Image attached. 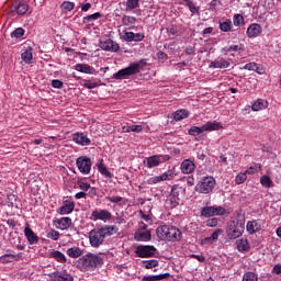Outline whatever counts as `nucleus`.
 Listing matches in <instances>:
<instances>
[{"label": "nucleus", "instance_id": "obj_1", "mask_svg": "<svg viewBox=\"0 0 281 281\" xmlns=\"http://www.w3.org/2000/svg\"><path fill=\"white\" fill-rule=\"evenodd\" d=\"M115 232H117V228L111 225H105L101 228H93L89 233L91 247H100V245L104 243V238H106V236H113Z\"/></svg>", "mask_w": 281, "mask_h": 281}, {"label": "nucleus", "instance_id": "obj_2", "mask_svg": "<svg viewBox=\"0 0 281 281\" xmlns=\"http://www.w3.org/2000/svg\"><path fill=\"white\" fill-rule=\"evenodd\" d=\"M156 234L160 240H167L168 243H179L181 240V231L175 226H158Z\"/></svg>", "mask_w": 281, "mask_h": 281}, {"label": "nucleus", "instance_id": "obj_3", "mask_svg": "<svg viewBox=\"0 0 281 281\" xmlns=\"http://www.w3.org/2000/svg\"><path fill=\"white\" fill-rule=\"evenodd\" d=\"M78 265L82 271H93L97 267L104 265V259L100 255L90 252L79 258Z\"/></svg>", "mask_w": 281, "mask_h": 281}, {"label": "nucleus", "instance_id": "obj_4", "mask_svg": "<svg viewBox=\"0 0 281 281\" xmlns=\"http://www.w3.org/2000/svg\"><path fill=\"white\" fill-rule=\"evenodd\" d=\"M223 128V124L218 123L217 121H209L202 126H191L188 130V134L192 137H196L202 133H212V131H221Z\"/></svg>", "mask_w": 281, "mask_h": 281}, {"label": "nucleus", "instance_id": "obj_5", "mask_svg": "<svg viewBox=\"0 0 281 281\" xmlns=\"http://www.w3.org/2000/svg\"><path fill=\"white\" fill-rule=\"evenodd\" d=\"M142 71V65L139 63H132L128 67L119 70L113 74L112 78L114 80H126L130 76H135Z\"/></svg>", "mask_w": 281, "mask_h": 281}, {"label": "nucleus", "instance_id": "obj_6", "mask_svg": "<svg viewBox=\"0 0 281 281\" xmlns=\"http://www.w3.org/2000/svg\"><path fill=\"white\" fill-rule=\"evenodd\" d=\"M245 232V221H233L227 225L226 235L229 240H236V238H240L243 233Z\"/></svg>", "mask_w": 281, "mask_h": 281}, {"label": "nucleus", "instance_id": "obj_7", "mask_svg": "<svg viewBox=\"0 0 281 281\" xmlns=\"http://www.w3.org/2000/svg\"><path fill=\"white\" fill-rule=\"evenodd\" d=\"M216 187V179L212 176L202 178L195 186V192L200 194H211Z\"/></svg>", "mask_w": 281, "mask_h": 281}, {"label": "nucleus", "instance_id": "obj_8", "mask_svg": "<svg viewBox=\"0 0 281 281\" xmlns=\"http://www.w3.org/2000/svg\"><path fill=\"white\" fill-rule=\"evenodd\" d=\"M168 159H170V156L168 155H154V156L146 157L143 164L145 168H148V170H150L153 168H157L161 166V164H166Z\"/></svg>", "mask_w": 281, "mask_h": 281}, {"label": "nucleus", "instance_id": "obj_9", "mask_svg": "<svg viewBox=\"0 0 281 281\" xmlns=\"http://www.w3.org/2000/svg\"><path fill=\"white\" fill-rule=\"evenodd\" d=\"M89 218L93 221V223L98 221H102V223H109V221H112L113 214L110 213L106 209H94Z\"/></svg>", "mask_w": 281, "mask_h": 281}, {"label": "nucleus", "instance_id": "obj_10", "mask_svg": "<svg viewBox=\"0 0 281 281\" xmlns=\"http://www.w3.org/2000/svg\"><path fill=\"white\" fill-rule=\"evenodd\" d=\"M227 210L223 206H204L201 209V216L212 218V216H225Z\"/></svg>", "mask_w": 281, "mask_h": 281}, {"label": "nucleus", "instance_id": "obj_11", "mask_svg": "<svg viewBox=\"0 0 281 281\" xmlns=\"http://www.w3.org/2000/svg\"><path fill=\"white\" fill-rule=\"evenodd\" d=\"M76 166L81 172V175H90L91 173V167L93 166V162H91V158L87 156H81L77 158Z\"/></svg>", "mask_w": 281, "mask_h": 281}, {"label": "nucleus", "instance_id": "obj_12", "mask_svg": "<svg viewBox=\"0 0 281 281\" xmlns=\"http://www.w3.org/2000/svg\"><path fill=\"white\" fill-rule=\"evenodd\" d=\"M157 251V248H155V246H138L136 248V256L138 258H153V256H155V252Z\"/></svg>", "mask_w": 281, "mask_h": 281}, {"label": "nucleus", "instance_id": "obj_13", "mask_svg": "<svg viewBox=\"0 0 281 281\" xmlns=\"http://www.w3.org/2000/svg\"><path fill=\"white\" fill-rule=\"evenodd\" d=\"M100 47L103 52H112L113 54L120 52V44L111 38H106L100 42Z\"/></svg>", "mask_w": 281, "mask_h": 281}, {"label": "nucleus", "instance_id": "obj_14", "mask_svg": "<svg viewBox=\"0 0 281 281\" xmlns=\"http://www.w3.org/2000/svg\"><path fill=\"white\" fill-rule=\"evenodd\" d=\"M150 238V231H146V224H144L143 227L138 229L134 235V239L137 240V243H148Z\"/></svg>", "mask_w": 281, "mask_h": 281}, {"label": "nucleus", "instance_id": "obj_15", "mask_svg": "<svg viewBox=\"0 0 281 281\" xmlns=\"http://www.w3.org/2000/svg\"><path fill=\"white\" fill-rule=\"evenodd\" d=\"M72 142L78 144V146H89L91 144V138L85 133L76 132L72 134Z\"/></svg>", "mask_w": 281, "mask_h": 281}, {"label": "nucleus", "instance_id": "obj_16", "mask_svg": "<svg viewBox=\"0 0 281 281\" xmlns=\"http://www.w3.org/2000/svg\"><path fill=\"white\" fill-rule=\"evenodd\" d=\"M209 67L210 69H227L229 67V61L225 60L223 57H217L209 64Z\"/></svg>", "mask_w": 281, "mask_h": 281}, {"label": "nucleus", "instance_id": "obj_17", "mask_svg": "<svg viewBox=\"0 0 281 281\" xmlns=\"http://www.w3.org/2000/svg\"><path fill=\"white\" fill-rule=\"evenodd\" d=\"M196 166L190 159H186L180 165V170L183 175H192L194 172Z\"/></svg>", "mask_w": 281, "mask_h": 281}, {"label": "nucleus", "instance_id": "obj_18", "mask_svg": "<svg viewBox=\"0 0 281 281\" xmlns=\"http://www.w3.org/2000/svg\"><path fill=\"white\" fill-rule=\"evenodd\" d=\"M74 69L75 71H79L80 74H88L90 76L95 74V68L91 67L89 64H76Z\"/></svg>", "mask_w": 281, "mask_h": 281}, {"label": "nucleus", "instance_id": "obj_19", "mask_svg": "<svg viewBox=\"0 0 281 281\" xmlns=\"http://www.w3.org/2000/svg\"><path fill=\"white\" fill-rule=\"evenodd\" d=\"M24 236L27 239L29 245H36V243H38V236L34 234L32 228H30V225L24 228Z\"/></svg>", "mask_w": 281, "mask_h": 281}, {"label": "nucleus", "instance_id": "obj_20", "mask_svg": "<svg viewBox=\"0 0 281 281\" xmlns=\"http://www.w3.org/2000/svg\"><path fill=\"white\" fill-rule=\"evenodd\" d=\"M55 227L57 229H69L71 227V218L70 217H60L55 222Z\"/></svg>", "mask_w": 281, "mask_h": 281}, {"label": "nucleus", "instance_id": "obj_21", "mask_svg": "<svg viewBox=\"0 0 281 281\" xmlns=\"http://www.w3.org/2000/svg\"><path fill=\"white\" fill-rule=\"evenodd\" d=\"M75 207H76V203L66 201V202L64 203V205H61V206L57 210V212H58V214H60L61 216H65V214H71V212H74Z\"/></svg>", "mask_w": 281, "mask_h": 281}, {"label": "nucleus", "instance_id": "obj_22", "mask_svg": "<svg viewBox=\"0 0 281 281\" xmlns=\"http://www.w3.org/2000/svg\"><path fill=\"white\" fill-rule=\"evenodd\" d=\"M262 32V26H260V24H251L248 29H247V36L248 38H256V36L260 35Z\"/></svg>", "mask_w": 281, "mask_h": 281}, {"label": "nucleus", "instance_id": "obj_23", "mask_svg": "<svg viewBox=\"0 0 281 281\" xmlns=\"http://www.w3.org/2000/svg\"><path fill=\"white\" fill-rule=\"evenodd\" d=\"M52 278L53 281H74V277L69 274L67 271L54 272Z\"/></svg>", "mask_w": 281, "mask_h": 281}, {"label": "nucleus", "instance_id": "obj_24", "mask_svg": "<svg viewBox=\"0 0 281 281\" xmlns=\"http://www.w3.org/2000/svg\"><path fill=\"white\" fill-rule=\"evenodd\" d=\"M246 231L250 235L257 234V232H260V224L256 220L248 221L246 224Z\"/></svg>", "mask_w": 281, "mask_h": 281}, {"label": "nucleus", "instance_id": "obj_25", "mask_svg": "<svg viewBox=\"0 0 281 281\" xmlns=\"http://www.w3.org/2000/svg\"><path fill=\"white\" fill-rule=\"evenodd\" d=\"M188 117H190V112L186 109L177 110L173 113L175 122H181L182 120H186Z\"/></svg>", "mask_w": 281, "mask_h": 281}, {"label": "nucleus", "instance_id": "obj_26", "mask_svg": "<svg viewBox=\"0 0 281 281\" xmlns=\"http://www.w3.org/2000/svg\"><path fill=\"white\" fill-rule=\"evenodd\" d=\"M221 234H223V229H221V228H217L216 231H214L213 233H212V235L210 236V237H205L204 239H203V244L204 245H212V243H216V240H218V236L221 235Z\"/></svg>", "mask_w": 281, "mask_h": 281}, {"label": "nucleus", "instance_id": "obj_27", "mask_svg": "<svg viewBox=\"0 0 281 281\" xmlns=\"http://www.w3.org/2000/svg\"><path fill=\"white\" fill-rule=\"evenodd\" d=\"M183 194H186V188H183L179 184H175L171 188V191H170L171 196H176V199H181V196H183Z\"/></svg>", "mask_w": 281, "mask_h": 281}, {"label": "nucleus", "instance_id": "obj_28", "mask_svg": "<svg viewBox=\"0 0 281 281\" xmlns=\"http://www.w3.org/2000/svg\"><path fill=\"white\" fill-rule=\"evenodd\" d=\"M122 23L123 25H126L127 27H130V30H133L137 23V19L131 15H124L122 18Z\"/></svg>", "mask_w": 281, "mask_h": 281}, {"label": "nucleus", "instance_id": "obj_29", "mask_svg": "<svg viewBox=\"0 0 281 281\" xmlns=\"http://www.w3.org/2000/svg\"><path fill=\"white\" fill-rule=\"evenodd\" d=\"M180 201H181V198H176L170 193L166 201V205L170 207V210H175V207L179 205Z\"/></svg>", "mask_w": 281, "mask_h": 281}, {"label": "nucleus", "instance_id": "obj_30", "mask_svg": "<svg viewBox=\"0 0 281 281\" xmlns=\"http://www.w3.org/2000/svg\"><path fill=\"white\" fill-rule=\"evenodd\" d=\"M50 258H54V260H56L57 262H67V257H65V254H63L60 250H53L50 252Z\"/></svg>", "mask_w": 281, "mask_h": 281}, {"label": "nucleus", "instance_id": "obj_31", "mask_svg": "<svg viewBox=\"0 0 281 281\" xmlns=\"http://www.w3.org/2000/svg\"><path fill=\"white\" fill-rule=\"evenodd\" d=\"M269 103L266 100L258 99L252 105V111H262V109H267Z\"/></svg>", "mask_w": 281, "mask_h": 281}, {"label": "nucleus", "instance_id": "obj_32", "mask_svg": "<svg viewBox=\"0 0 281 281\" xmlns=\"http://www.w3.org/2000/svg\"><path fill=\"white\" fill-rule=\"evenodd\" d=\"M66 254L69 258H80V256H82V249L79 247H71L67 249Z\"/></svg>", "mask_w": 281, "mask_h": 281}, {"label": "nucleus", "instance_id": "obj_33", "mask_svg": "<svg viewBox=\"0 0 281 281\" xmlns=\"http://www.w3.org/2000/svg\"><path fill=\"white\" fill-rule=\"evenodd\" d=\"M236 243H237L238 251H249L250 249L249 240L241 238V239H238Z\"/></svg>", "mask_w": 281, "mask_h": 281}, {"label": "nucleus", "instance_id": "obj_34", "mask_svg": "<svg viewBox=\"0 0 281 281\" xmlns=\"http://www.w3.org/2000/svg\"><path fill=\"white\" fill-rule=\"evenodd\" d=\"M21 57L26 65H32V58H34V55L32 54V48L24 50Z\"/></svg>", "mask_w": 281, "mask_h": 281}, {"label": "nucleus", "instance_id": "obj_35", "mask_svg": "<svg viewBox=\"0 0 281 281\" xmlns=\"http://www.w3.org/2000/svg\"><path fill=\"white\" fill-rule=\"evenodd\" d=\"M97 168H98V171L100 172V175H102L106 179H111V173H110L109 169L106 168V166H104V164H102V161L97 164Z\"/></svg>", "mask_w": 281, "mask_h": 281}, {"label": "nucleus", "instance_id": "obj_36", "mask_svg": "<svg viewBox=\"0 0 281 281\" xmlns=\"http://www.w3.org/2000/svg\"><path fill=\"white\" fill-rule=\"evenodd\" d=\"M232 20L226 19L225 21L220 22V30L221 32H232Z\"/></svg>", "mask_w": 281, "mask_h": 281}, {"label": "nucleus", "instance_id": "obj_37", "mask_svg": "<svg viewBox=\"0 0 281 281\" xmlns=\"http://www.w3.org/2000/svg\"><path fill=\"white\" fill-rule=\"evenodd\" d=\"M167 276H170L169 273H164V274H153V276H145L143 277V281H159L164 280Z\"/></svg>", "mask_w": 281, "mask_h": 281}, {"label": "nucleus", "instance_id": "obj_38", "mask_svg": "<svg viewBox=\"0 0 281 281\" xmlns=\"http://www.w3.org/2000/svg\"><path fill=\"white\" fill-rule=\"evenodd\" d=\"M1 262H14V260H19V255H13V254H7V255H2L0 257Z\"/></svg>", "mask_w": 281, "mask_h": 281}, {"label": "nucleus", "instance_id": "obj_39", "mask_svg": "<svg viewBox=\"0 0 281 281\" xmlns=\"http://www.w3.org/2000/svg\"><path fill=\"white\" fill-rule=\"evenodd\" d=\"M245 46L243 44L239 45H231L229 47H225L223 48V52H225V54H229V52H244Z\"/></svg>", "mask_w": 281, "mask_h": 281}, {"label": "nucleus", "instance_id": "obj_40", "mask_svg": "<svg viewBox=\"0 0 281 281\" xmlns=\"http://www.w3.org/2000/svg\"><path fill=\"white\" fill-rule=\"evenodd\" d=\"M125 5L127 12H131L132 10H137V8H139V0H127Z\"/></svg>", "mask_w": 281, "mask_h": 281}, {"label": "nucleus", "instance_id": "obj_41", "mask_svg": "<svg viewBox=\"0 0 281 281\" xmlns=\"http://www.w3.org/2000/svg\"><path fill=\"white\" fill-rule=\"evenodd\" d=\"M143 267L145 269H155V267H159V261L157 259L144 260Z\"/></svg>", "mask_w": 281, "mask_h": 281}, {"label": "nucleus", "instance_id": "obj_42", "mask_svg": "<svg viewBox=\"0 0 281 281\" xmlns=\"http://www.w3.org/2000/svg\"><path fill=\"white\" fill-rule=\"evenodd\" d=\"M241 281H258V274L252 271L245 272Z\"/></svg>", "mask_w": 281, "mask_h": 281}, {"label": "nucleus", "instance_id": "obj_43", "mask_svg": "<svg viewBox=\"0 0 281 281\" xmlns=\"http://www.w3.org/2000/svg\"><path fill=\"white\" fill-rule=\"evenodd\" d=\"M260 183L263 188H273V180L269 176H262L260 178Z\"/></svg>", "mask_w": 281, "mask_h": 281}, {"label": "nucleus", "instance_id": "obj_44", "mask_svg": "<svg viewBox=\"0 0 281 281\" xmlns=\"http://www.w3.org/2000/svg\"><path fill=\"white\" fill-rule=\"evenodd\" d=\"M244 23H245V18L241 14L236 13L233 16V25H235V27H240V25H243Z\"/></svg>", "mask_w": 281, "mask_h": 281}, {"label": "nucleus", "instance_id": "obj_45", "mask_svg": "<svg viewBox=\"0 0 281 281\" xmlns=\"http://www.w3.org/2000/svg\"><path fill=\"white\" fill-rule=\"evenodd\" d=\"M243 69H246L247 71H256L259 75H262V71H258L259 66L256 63H248L246 64Z\"/></svg>", "mask_w": 281, "mask_h": 281}, {"label": "nucleus", "instance_id": "obj_46", "mask_svg": "<svg viewBox=\"0 0 281 281\" xmlns=\"http://www.w3.org/2000/svg\"><path fill=\"white\" fill-rule=\"evenodd\" d=\"M74 8H76V3L71 2V1H64L61 3L63 12H71V10H74Z\"/></svg>", "mask_w": 281, "mask_h": 281}, {"label": "nucleus", "instance_id": "obj_47", "mask_svg": "<svg viewBox=\"0 0 281 281\" xmlns=\"http://www.w3.org/2000/svg\"><path fill=\"white\" fill-rule=\"evenodd\" d=\"M101 16L102 14L100 12L87 15L83 18V23H92V21H98Z\"/></svg>", "mask_w": 281, "mask_h": 281}, {"label": "nucleus", "instance_id": "obj_48", "mask_svg": "<svg viewBox=\"0 0 281 281\" xmlns=\"http://www.w3.org/2000/svg\"><path fill=\"white\" fill-rule=\"evenodd\" d=\"M173 177H176V175L172 170H167L162 175H160L161 181H172Z\"/></svg>", "mask_w": 281, "mask_h": 281}, {"label": "nucleus", "instance_id": "obj_49", "mask_svg": "<svg viewBox=\"0 0 281 281\" xmlns=\"http://www.w3.org/2000/svg\"><path fill=\"white\" fill-rule=\"evenodd\" d=\"M27 10H30V5H27V3H19L16 7V12L18 14H26Z\"/></svg>", "mask_w": 281, "mask_h": 281}, {"label": "nucleus", "instance_id": "obj_50", "mask_svg": "<svg viewBox=\"0 0 281 281\" xmlns=\"http://www.w3.org/2000/svg\"><path fill=\"white\" fill-rule=\"evenodd\" d=\"M47 238H50V240H58L60 238V233L56 229H50L46 234Z\"/></svg>", "mask_w": 281, "mask_h": 281}, {"label": "nucleus", "instance_id": "obj_51", "mask_svg": "<svg viewBox=\"0 0 281 281\" xmlns=\"http://www.w3.org/2000/svg\"><path fill=\"white\" fill-rule=\"evenodd\" d=\"M247 181V172L239 173L235 177V183L240 186Z\"/></svg>", "mask_w": 281, "mask_h": 281}, {"label": "nucleus", "instance_id": "obj_52", "mask_svg": "<svg viewBox=\"0 0 281 281\" xmlns=\"http://www.w3.org/2000/svg\"><path fill=\"white\" fill-rule=\"evenodd\" d=\"M22 36H25V30L19 27L15 29L12 33H11V37L12 38H22Z\"/></svg>", "mask_w": 281, "mask_h": 281}, {"label": "nucleus", "instance_id": "obj_53", "mask_svg": "<svg viewBox=\"0 0 281 281\" xmlns=\"http://www.w3.org/2000/svg\"><path fill=\"white\" fill-rule=\"evenodd\" d=\"M262 169L261 165H255V167H249L245 172L246 175H256V172H259V170Z\"/></svg>", "mask_w": 281, "mask_h": 281}, {"label": "nucleus", "instance_id": "obj_54", "mask_svg": "<svg viewBox=\"0 0 281 281\" xmlns=\"http://www.w3.org/2000/svg\"><path fill=\"white\" fill-rule=\"evenodd\" d=\"M123 38L126 41V43H133L135 41V33L124 32Z\"/></svg>", "mask_w": 281, "mask_h": 281}, {"label": "nucleus", "instance_id": "obj_55", "mask_svg": "<svg viewBox=\"0 0 281 281\" xmlns=\"http://www.w3.org/2000/svg\"><path fill=\"white\" fill-rule=\"evenodd\" d=\"M99 86H100V83H98V82H93L91 80H83V87L86 89H95V87H99Z\"/></svg>", "mask_w": 281, "mask_h": 281}, {"label": "nucleus", "instance_id": "obj_56", "mask_svg": "<svg viewBox=\"0 0 281 281\" xmlns=\"http://www.w3.org/2000/svg\"><path fill=\"white\" fill-rule=\"evenodd\" d=\"M105 199L110 201V203H122V201H124V198L119 195L106 196Z\"/></svg>", "mask_w": 281, "mask_h": 281}, {"label": "nucleus", "instance_id": "obj_57", "mask_svg": "<svg viewBox=\"0 0 281 281\" xmlns=\"http://www.w3.org/2000/svg\"><path fill=\"white\" fill-rule=\"evenodd\" d=\"M187 5L192 14H196V12H199V8H196V4H194L192 0H189Z\"/></svg>", "mask_w": 281, "mask_h": 281}, {"label": "nucleus", "instance_id": "obj_58", "mask_svg": "<svg viewBox=\"0 0 281 281\" xmlns=\"http://www.w3.org/2000/svg\"><path fill=\"white\" fill-rule=\"evenodd\" d=\"M161 176H155L153 178H149L148 183L149 186H156V183H161Z\"/></svg>", "mask_w": 281, "mask_h": 281}, {"label": "nucleus", "instance_id": "obj_59", "mask_svg": "<svg viewBox=\"0 0 281 281\" xmlns=\"http://www.w3.org/2000/svg\"><path fill=\"white\" fill-rule=\"evenodd\" d=\"M218 225V218L213 217L206 221V227H216Z\"/></svg>", "mask_w": 281, "mask_h": 281}, {"label": "nucleus", "instance_id": "obj_60", "mask_svg": "<svg viewBox=\"0 0 281 281\" xmlns=\"http://www.w3.org/2000/svg\"><path fill=\"white\" fill-rule=\"evenodd\" d=\"M79 188L83 192H89V189H91V184L88 182H79Z\"/></svg>", "mask_w": 281, "mask_h": 281}, {"label": "nucleus", "instance_id": "obj_61", "mask_svg": "<svg viewBox=\"0 0 281 281\" xmlns=\"http://www.w3.org/2000/svg\"><path fill=\"white\" fill-rule=\"evenodd\" d=\"M52 87L54 89H63V81L58 80V79H54L52 81Z\"/></svg>", "mask_w": 281, "mask_h": 281}, {"label": "nucleus", "instance_id": "obj_62", "mask_svg": "<svg viewBox=\"0 0 281 281\" xmlns=\"http://www.w3.org/2000/svg\"><path fill=\"white\" fill-rule=\"evenodd\" d=\"M177 26H175V25H171V26H169L168 29H167V34L169 35V36H176V34H177Z\"/></svg>", "mask_w": 281, "mask_h": 281}, {"label": "nucleus", "instance_id": "obj_63", "mask_svg": "<svg viewBox=\"0 0 281 281\" xmlns=\"http://www.w3.org/2000/svg\"><path fill=\"white\" fill-rule=\"evenodd\" d=\"M132 133H142L144 131V127L142 125H131Z\"/></svg>", "mask_w": 281, "mask_h": 281}, {"label": "nucleus", "instance_id": "obj_64", "mask_svg": "<svg viewBox=\"0 0 281 281\" xmlns=\"http://www.w3.org/2000/svg\"><path fill=\"white\" fill-rule=\"evenodd\" d=\"M272 273H276V276H280L281 274V265L278 263L273 267L272 269Z\"/></svg>", "mask_w": 281, "mask_h": 281}]
</instances>
